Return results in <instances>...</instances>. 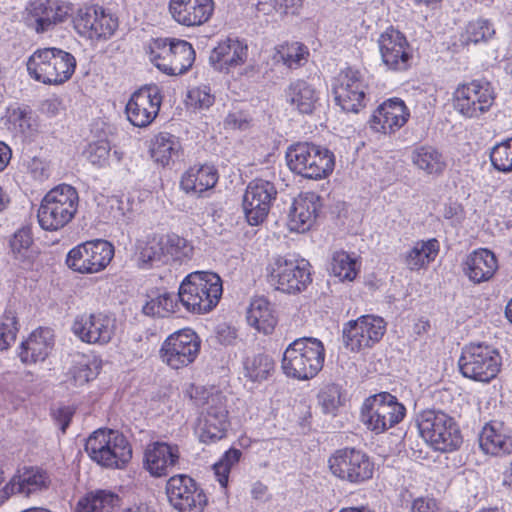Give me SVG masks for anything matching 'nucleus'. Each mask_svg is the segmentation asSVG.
<instances>
[{"label": "nucleus", "mask_w": 512, "mask_h": 512, "mask_svg": "<svg viewBox=\"0 0 512 512\" xmlns=\"http://www.w3.org/2000/svg\"><path fill=\"white\" fill-rule=\"evenodd\" d=\"M270 208L268 204L261 205L259 202L255 203L254 197L251 200L243 197L244 214L251 226L262 224L266 220Z\"/></svg>", "instance_id": "obj_57"}, {"label": "nucleus", "mask_w": 512, "mask_h": 512, "mask_svg": "<svg viewBox=\"0 0 512 512\" xmlns=\"http://www.w3.org/2000/svg\"><path fill=\"white\" fill-rule=\"evenodd\" d=\"M318 401L325 414H335L345 401L342 387L335 383L325 385L318 394Z\"/></svg>", "instance_id": "obj_51"}, {"label": "nucleus", "mask_w": 512, "mask_h": 512, "mask_svg": "<svg viewBox=\"0 0 512 512\" xmlns=\"http://www.w3.org/2000/svg\"><path fill=\"white\" fill-rule=\"evenodd\" d=\"M54 347V334L50 328L40 327L22 341L18 348V357L25 365L46 360Z\"/></svg>", "instance_id": "obj_31"}, {"label": "nucleus", "mask_w": 512, "mask_h": 512, "mask_svg": "<svg viewBox=\"0 0 512 512\" xmlns=\"http://www.w3.org/2000/svg\"><path fill=\"white\" fill-rule=\"evenodd\" d=\"M74 413L75 409L70 406L60 407L53 413V418L56 421V423L60 426V429L63 433H65L67 428L69 427L74 416Z\"/></svg>", "instance_id": "obj_63"}, {"label": "nucleus", "mask_w": 512, "mask_h": 512, "mask_svg": "<svg viewBox=\"0 0 512 512\" xmlns=\"http://www.w3.org/2000/svg\"><path fill=\"white\" fill-rule=\"evenodd\" d=\"M385 332L386 322L382 317L363 315L344 324L343 344L351 352H359L380 342Z\"/></svg>", "instance_id": "obj_17"}, {"label": "nucleus", "mask_w": 512, "mask_h": 512, "mask_svg": "<svg viewBox=\"0 0 512 512\" xmlns=\"http://www.w3.org/2000/svg\"><path fill=\"white\" fill-rule=\"evenodd\" d=\"M180 459L179 447L166 442H154L145 450L144 468L153 477L167 476Z\"/></svg>", "instance_id": "obj_29"}, {"label": "nucleus", "mask_w": 512, "mask_h": 512, "mask_svg": "<svg viewBox=\"0 0 512 512\" xmlns=\"http://www.w3.org/2000/svg\"><path fill=\"white\" fill-rule=\"evenodd\" d=\"M228 414L225 396L220 393L209 396L199 420L200 442L211 444L225 438L230 425Z\"/></svg>", "instance_id": "obj_18"}, {"label": "nucleus", "mask_w": 512, "mask_h": 512, "mask_svg": "<svg viewBox=\"0 0 512 512\" xmlns=\"http://www.w3.org/2000/svg\"><path fill=\"white\" fill-rule=\"evenodd\" d=\"M76 59L68 51L57 47L38 48L28 58L29 76L45 85H61L71 79Z\"/></svg>", "instance_id": "obj_3"}, {"label": "nucleus", "mask_w": 512, "mask_h": 512, "mask_svg": "<svg viewBox=\"0 0 512 512\" xmlns=\"http://www.w3.org/2000/svg\"><path fill=\"white\" fill-rule=\"evenodd\" d=\"M215 96L209 85L193 87L188 91L187 103L194 108L207 109L214 104Z\"/></svg>", "instance_id": "obj_58"}, {"label": "nucleus", "mask_w": 512, "mask_h": 512, "mask_svg": "<svg viewBox=\"0 0 512 512\" xmlns=\"http://www.w3.org/2000/svg\"><path fill=\"white\" fill-rule=\"evenodd\" d=\"M379 50L383 63L393 71H406L411 66L412 52L406 36L388 27L378 39Z\"/></svg>", "instance_id": "obj_20"}, {"label": "nucleus", "mask_w": 512, "mask_h": 512, "mask_svg": "<svg viewBox=\"0 0 512 512\" xmlns=\"http://www.w3.org/2000/svg\"><path fill=\"white\" fill-rule=\"evenodd\" d=\"M496 94L486 79L459 83L452 93L454 110L466 119H479L495 102Z\"/></svg>", "instance_id": "obj_12"}, {"label": "nucleus", "mask_w": 512, "mask_h": 512, "mask_svg": "<svg viewBox=\"0 0 512 512\" xmlns=\"http://www.w3.org/2000/svg\"><path fill=\"white\" fill-rule=\"evenodd\" d=\"M79 195L75 187L60 184L46 193L38 209V223L46 231H58L75 217Z\"/></svg>", "instance_id": "obj_6"}, {"label": "nucleus", "mask_w": 512, "mask_h": 512, "mask_svg": "<svg viewBox=\"0 0 512 512\" xmlns=\"http://www.w3.org/2000/svg\"><path fill=\"white\" fill-rule=\"evenodd\" d=\"M196 53L191 43L178 39L171 52L169 61H162L158 69L170 76H178L187 73L195 61Z\"/></svg>", "instance_id": "obj_37"}, {"label": "nucleus", "mask_w": 512, "mask_h": 512, "mask_svg": "<svg viewBox=\"0 0 512 512\" xmlns=\"http://www.w3.org/2000/svg\"><path fill=\"white\" fill-rule=\"evenodd\" d=\"M178 39L176 38H155L146 46L145 50L150 61L158 68L162 61H169L171 52Z\"/></svg>", "instance_id": "obj_53"}, {"label": "nucleus", "mask_w": 512, "mask_h": 512, "mask_svg": "<svg viewBox=\"0 0 512 512\" xmlns=\"http://www.w3.org/2000/svg\"><path fill=\"white\" fill-rule=\"evenodd\" d=\"M119 504L120 497L116 493L96 490L79 500L75 512H112Z\"/></svg>", "instance_id": "obj_44"}, {"label": "nucleus", "mask_w": 512, "mask_h": 512, "mask_svg": "<svg viewBox=\"0 0 512 512\" xmlns=\"http://www.w3.org/2000/svg\"><path fill=\"white\" fill-rule=\"evenodd\" d=\"M172 19L185 27H197L210 20L214 12L213 0H170L168 4Z\"/></svg>", "instance_id": "obj_27"}, {"label": "nucleus", "mask_w": 512, "mask_h": 512, "mask_svg": "<svg viewBox=\"0 0 512 512\" xmlns=\"http://www.w3.org/2000/svg\"><path fill=\"white\" fill-rule=\"evenodd\" d=\"M253 196L255 203L268 204L271 207L272 201L276 199L277 189L274 183L257 178L248 184L243 197L251 200Z\"/></svg>", "instance_id": "obj_48"}, {"label": "nucleus", "mask_w": 512, "mask_h": 512, "mask_svg": "<svg viewBox=\"0 0 512 512\" xmlns=\"http://www.w3.org/2000/svg\"><path fill=\"white\" fill-rule=\"evenodd\" d=\"M182 146L177 136L168 133H158L151 143V157L163 167L168 166L180 157Z\"/></svg>", "instance_id": "obj_39"}, {"label": "nucleus", "mask_w": 512, "mask_h": 512, "mask_svg": "<svg viewBox=\"0 0 512 512\" xmlns=\"http://www.w3.org/2000/svg\"><path fill=\"white\" fill-rule=\"evenodd\" d=\"M215 338L221 345L234 346L238 338L237 330L227 323H220L215 329Z\"/></svg>", "instance_id": "obj_61"}, {"label": "nucleus", "mask_w": 512, "mask_h": 512, "mask_svg": "<svg viewBox=\"0 0 512 512\" xmlns=\"http://www.w3.org/2000/svg\"><path fill=\"white\" fill-rule=\"evenodd\" d=\"M169 504L178 512H203L208 498L200 484L187 474L171 476L165 486Z\"/></svg>", "instance_id": "obj_16"}, {"label": "nucleus", "mask_w": 512, "mask_h": 512, "mask_svg": "<svg viewBox=\"0 0 512 512\" xmlns=\"http://www.w3.org/2000/svg\"><path fill=\"white\" fill-rule=\"evenodd\" d=\"M267 275L270 283L286 294H299L312 283L310 263L295 254L274 256L267 266Z\"/></svg>", "instance_id": "obj_9"}, {"label": "nucleus", "mask_w": 512, "mask_h": 512, "mask_svg": "<svg viewBox=\"0 0 512 512\" xmlns=\"http://www.w3.org/2000/svg\"><path fill=\"white\" fill-rule=\"evenodd\" d=\"M218 179V169L214 165H194L183 173L180 187L187 194L200 195L214 188Z\"/></svg>", "instance_id": "obj_34"}, {"label": "nucleus", "mask_w": 512, "mask_h": 512, "mask_svg": "<svg viewBox=\"0 0 512 512\" xmlns=\"http://www.w3.org/2000/svg\"><path fill=\"white\" fill-rule=\"evenodd\" d=\"M7 122L24 137H34L39 132L38 117L28 105L8 107Z\"/></svg>", "instance_id": "obj_43"}, {"label": "nucleus", "mask_w": 512, "mask_h": 512, "mask_svg": "<svg viewBox=\"0 0 512 512\" xmlns=\"http://www.w3.org/2000/svg\"><path fill=\"white\" fill-rule=\"evenodd\" d=\"M323 207L322 198L315 192H302L296 197L289 210L288 226L291 231L304 233L315 224Z\"/></svg>", "instance_id": "obj_26"}, {"label": "nucleus", "mask_w": 512, "mask_h": 512, "mask_svg": "<svg viewBox=\"0 0 512 512\" xmlns=\"http://www.w3.org/2000/svg\"><path fill=\"white\" fill-rule=\"evenodd\" d=\"M242 456V452L236 448L227 450L221 458L213 465L216 480L222 488L228 486L229 474L234 465H236Z\"/></svg>", "instance_id": "obj_52"}, {"label": "nucleus", "mask_w": 512, "mask_h": 512, "mask_svg": "<svg viewBox=\"0 0 512 512\" xmlns=\"http://www.w3.org/2000/svg\"><path fill=\"white\" fill-rule=\"evenodd\" d=\"M201 349V339L195 331L189 328L181 329L170 334L161 344L159 357L161 361L174 370H179L192 364Z\"/></svg>", "instance_id": "obj_15"}, {"label": "nucleus", "mask_w": 512, "mask_h": 512, "mask_svg": "<svg viewBox=\"0 0 512 512\" xmlns=\"http://www.w3.org/2000/svg\"><path fill=\"white\" fill-rule=\"evenodd\" d=\"M498 270L495 254L487 248H479L467 255L463 262V272L474 284L487 282Z\"/></svg>", "instance_id": "obj_32"}, {"label": "nucleus", "mask_w": 512, "mask_h": 512, "mask_svg": "<svg viewBox=\"0 0 512 512\" xmlns=\"http://www.w3.org/2000/svg\"><path fill=\"white\" fill-rule=\"evenodd\" d=\"M27 11L37 33L51 30L55 25L65 22L71 15L72 5L63 0H34Z\"/></svg>", "instance_id": "obj_24"}, {"label": "nucleus", "mask_w": 512, "mask_h": 512, "mask_svg": "<svg viewBox=\"0 0 512 512\" xmlns=\"http://www.w3.org/2000/svg\"><path fill=\"white\" fill-rule=\"evenodd\" d=\"M495 34L496 30L493 23L488 19L480 17L467 23L459 40L462 46L487 43Z\"/></svg>", "instance_id": "obj_46"}, {"label": "nucleus", "mask_w": 512, "mask_h": 512, "mask_svg": "<svg viewBox=\"0 0 512 512\" xmlns=\"http://www.w3.org/2000/svg\"><path fill=\"white\" fill-rule=\"evenodd\" d=\"M163 234L151 233L135 243V259L141 269L165 265Z\"/></svg>", "instance_id": "obj_35"}, {"label": "nucleus", "mask_w": 512, "mask_h": 512, "mask_svg": "<svg viewBox=\"0 0 512 512\" xmlns=\"http://www.w3.org/2000/svg\"><path fill=\"white\" fill-rule=\"evenodd\" d=\"M75 27L90 39H108L118 28V18L99 5L80 8Z\"/></svg>", "instance_id": "obj_21"}, {"label": "nucleus", "mask_w": 512, "mask_h": 512, "mask_svg": "<svg viewBox=\"0 0 512 512\" xmlns=\"http://www.w3.org/2000/svg\"><path fill=\"white\" fill-rule=\"evenodd\" d=\"M114 246L107 240L95 239L73 247L66 256L67 266L80 274L104 270L112 261Z\"/></svg>", "instance_id": "obj_14"}, {"label": "nucleus", "mask_w": 512, "mask_h": 512, "mask_svg": "<svg viewBox=\"0 0 512 512\" xmlns=\"http://www.w3.org/2000/svg\"><path fill=\"white\" fill-rule=\"evenodd\" d=\"M328 468L338 480L351 486H363L373 479L375 462L363 449L347 446L329 456Z\"/></svg>", "instance_id": "obj_8"}, {"label": "nucleus", "mask_w": 512, "mask_h": 512, "mask_svg": "<svg viewBox=\"0 0 512 512\" xmlns=\"http://www.w3.org/2000/svg\"><path fill=\"white\" fill-rule=\"evenodd\" d=\"M331 87L335 104L345 112L359 113L369 101V85L354 67L341 69L332 79Z\"/></svg>", "instance_id": "obj_13"}, {"label": "nucleus", "mask_w": 512, "mask_h": 512, "mask_svg": "<svg viewBox=\"0 0 512 512\" xmlns=\"http://www.w3.org/2000/svg\"><path fill=\"white\" fill-rule=\"evenodd\" d=\"M443 217L450 221V225L458 227L463 224L466 219V212L461 203L449 202L445 204Z\"/></svg>", "instance_id": "obj_60"}, {"label": "nucleus", "mask_w": 512, "mask_h": 512, "mask_svg": "<svg viewBox=\"0 0 512 512\" xmlns=\"http://www.w3.org/2000/svg\"><path fill=\"white\" fill-rule=\"evenodd\" d=\"M33 243L32 232L29 227L18 229L10 240V247L15 258L20 259L27 256V252Z\"/></svg>", "instance_id": "obj_59"}, {"label": "nucleus", "mask_w": 512, "mask_h": 512, "mask_svg": "<svg viewBox=\"0 0 512 512\" xmlns=\"http://www.w3.org/2000/svg\"><path fill=\"white\" fill-rule=\"evenodd\" d=\"M420 436L435 451L453 452L463 443L461 430L453 417L436 409H425L415 416Z\"/></svg>", "instance_id": "obj_4"}, {"label": "nucleus", "mask_w": 512, "mask_h": 512, "mask_svg": "<svg viewBox=\"0 0 512 512\" xmlns=\"http://www.w3.org/2000/svg\"><path fill=\"white\" fill-rule=\"evenodd\" d=\"M165 265L170 263H186L194 254V246L190 241L175 233L163 234Z\"/></svg>", "instance_id": "obj_45"}, {"label": "nucleus", "mask_w": 512, "mask_h": 512, "mask_svg": "<svg viewBox=\"0 0 512 512\" xmlns=\"http://www.w3.org/2000/svg\"><path fill=\"white\" fill-rule=\"evenodd\" d=\"M18 331L15 312L5 311L0 321V350H7L15 342Z\"/></svg>", "instance_id": "obj_55"}, {"label": "nucleus", "mask_w": 512, "mask_h": 512, "mask_svg": "<svg viewBox=\"0 0 512 512\" xmlns=\"http://www.w3.org/2000/svg\"><path fill=\"white\" fill-rule=\"evenodd\" d=\"M72 332L82 342L104 345L115 333V319L104 313L82 314L75 318Z\"/></svg>", "instance_id": "obj_22"}, {"label": "nucleus", "mask_w": 512, "mask_h": 512, "mask_svg": "<svg viewBox=\"0 0 512 512\" xmlns=\"http://www.w3.org/2000/svg\"><path fill=\"white\" fill-rule=\"evenodd\" d=\"M286 161L293 173L314 180L328 177L335 166L333 152L312 142L290 145L286 151Z\"/></svg>", "instance_id": "obj_7"}, {"label": "nucleus", "mask_w": 512, "mask_h": 512, "mask_svg": "<svg viewBox=\"0 0 512 512\" xmlns=\"http://www.w3.org/2000/svg\"><path fill=\"white\" fill-rule=\"evenodd\" d=\"M243 375L252 383H262L268 380L274 370L275 362L266 353L247 354L242 360Z\"/></svg>", "instance_id": "obj_40"}, {"label": "nucleus", "mask_w": 512, "mask_h": 512, "mask_svg": "<svg viewBox=\"0 0 512 512\" xmlns=\"http://www.w3.org/2000/svg\"><path fill=\"white\" fill-rule=\"evenodd\" d=\"M278 54L285 66L290 69H297L307 61L309 50L303 43L292 42L281 45Z\"/></svg>", "instance_id": "obj_49"}, {"label": "nucleus", "mask_w": 512, "mask_h": 512, "mask_svg": "<svg viewBox=\"0 0 512 512\" xmlns=\"http://www.w3.org/2000/svg\"><path fill=\"white\" fill-rule=\"evenodd\" d=\"M248 58V45L238 37L220 40L209 56L211 67L220 73L228 74L236 67L242 66Z\"/></svg>", "instance_id": "obj_25"}, {"label": "nucleus", "mask_w": 512, "mask_h": 512, "mask_svg": "<svg viewBox=\"0 0 512 512\" xmlns=\"http://www.w3.org/2000/svg\"><path fill=\"white\" fill-rule=\"evenodd\" d=\"M490 161L493 167L500 172L512 171V137L492 148Z\"/></svg>", "instance_id": "obj_54"}, {"label": "nucleus", "mask_w": 512, "mask_h": 512, "mask_svg": "<svg viewBox=\"0 0 512 512\" xmlns=\"http://www.w3.org/2000/svg\"><path fill=\"white\" fill-rule=\"evenodd\" d=\"M440 251V243L436 238L417 241L404 256V263L411 271H418L433 262Z\"/></svg>", "instance_id": "obj_42"}, {"label": "nucleus", "mask_w": 512, "mask_h": 512, "mask_svg": "<svg viewBox=\"0 0 512 512\" xmlns=\"http://www.w3.org/2000/svg\"><path fill=\"white\" fill-rule=\"evenodd\" d=\"M325 355L324 344L318 338H298L285 349L281 368L289 378L300 381L310 380L322 370Z\"/></svg>", "instance_id": "obj_1"}, {"label": "nucleus", "mask_w": 512, "mask_h": 512, "mask_svg": "<svg viewBox=\"0 0 512 512\" xmlns=\"http://www.w3.org/2000/svg\"><path fill=\"white\" fill-rule=\"evenodd\" d=\"M247 322L257 331L271 334L277 324V318L269 301L264 297L254 299L247 311Z\"/></svg>", "instance_id": "obj_41"}, {"label": "nucleus", "mask_w": 512, "mask_h": 512, "mask_svg": "<svg viewBox=\"0 0 512 512\" xmlns=\"http://www.w3.org/2000/svg\"><path fill=\"white\" fill-rule=\"evenodd\" d=\"M85 451L105 468L122 469L132 458V447L125 435L108 428L94 431L86 440Z\"/></svg>", "instance_id": "obj_5"}, {"label": "nucleus", "mask_w": 512, "mask_h": 512, "mask_svg": "<svg viewBox=\"0 0 512 512\" xmlns=\"http://www.w3.org/2000/svg\"><path fill=\"white\" fill-rule=\"evenodd\" d=\"M460 373L474 381L489 383L497 377L502 366L499 351L485 343H469L462 348L458 360Z\"/></svg>", "instance_id": "obj_11"}, {"label": "nucleus", "mask_w": 512, "mask_h": 512, "mask_svg": "<svg viewBox=\"0 0 512 512\" xmlns=\"http://www.w3.org/2000/svg\"><path fill=\"white\" fill-rule=\"evenodd\" d=\"M406 412V407L395 395L380 392L364 400L360 421L367 430L378 435L399 424L405 418Z\"/></svg>", "instance_id": "obj_10"}, {"label": "nucleus", "mask_w": 512, "mask_h": 512, "mask_svg": "<svg viewBox=\"0 0 512 512\" xmlns=\"http://www.w3.org/2000/svg\"><path fill=\"white\" fill-rule=\"evenodd\" d=\"M481 450L491 456L504 457L512 454V429L499 421L485 424L479 436Z\"/></svg>", "instance_id": "obj_30"}, {"label": "nucleus", "mask_w": 512, "mask_h": 512, "mask_svg": "<svg viewBox=\"0 0 512 512\" xmlns=\"http://www.w3.org/2000/svg\"><path fill=\"white\" fill-rule=\"evenodd\" d=\"M149 300L142 307L143 314L150 317L165 318L180 311L181 303L178 293H170L163 289L152 290Z\"/></svg>", "instance_id": "obj_38"}, {"label": "nucleus", "mask_w": 512, "mask_h": 512, "mask_svg": "<svg viewBox=\"0 0 512 512\" xmlns=\"http://www.w3.org/2000/svg\"><path fill=\"white\" fill-rule=\"evenodd\" d=\"M50 479L46 471L37 467H28L15 474L9 482L0 489V497L9 499L12 495L21 494L29 497L49 487Z\"/></svg>", "instance_id": "obj_28"}, {"label": "nucleus", "mask_w": 512, "mask_h": 512, "mask_svg": "<svg viewBox=\"0 0 512 512\" xmlns=\"http://www.w3.org/2000/svg\"><path fill=\"white\" fill-rule=\"evenodd\" d=\"M410 111L400 98L384 101L371 115L369 127L378 133L392 134L401 129L409 120Z\"/></svg>", "instance_id": "obj_23"}, {"label": "nucleus", "mask_w": 512, "mask_h": 512, "mask_svg": "<svg viewBox=\"0 0 512 512\" xmlns=\"http://www.w3.org/2000/svg\"><path fill=\"white\" fill-rule=\"evenodd\" d=\"M285 98L294 111L302 115H311L317 108L320 92L310 82L296 79L285 89Z\"/></svg>", "instance_id": "obj_33"}, {"label": "nucleus", "mask_w": 512, "mask_h": 512, "mask_svg": "<svg viewBox=\"0 0 512 512\" xmlns=\"http://www.w3.org/2000/svg\"><path fill=\"white\" fill-rule=\"evenodd\" d=\"M331 273L340 280L352 281L356 275V261L345 251H336L330 263Z\"/></svg>", "instance_id": "obj_50"}, {"label": "nucleus", "mask_w": 512, "mask_h": 512, "mask_svg": "<svg viewBox=\"0 0 512 512\" xmlns=\"http://www.w3.org/2000/svg\"><path fill=\"white\" fill-rule=\"evenodd\" d=\"M110 151V142L106 139H101L89 143L84 154L87 160L94 166L105 167L109 163Z\"/></svg>", "instance_id": "obj_56"}, {"label": "nucleus", "mask_w": 512, "mask_h": 512, "mask_svg": "<svg viewBox=\"0 0 512 512\" xmlns=\"http://www.w3.org/2000/svg\"><path fill=\"white\" fill-rule=\"evenodd\" d=\"M100 364L95 358L81 356L74 362L70 373L76 386H82L89 381L95 379L100 370Z\"/></svg>", "instance_id": "obj_47"}, {"label": "nucleus", "mask_w": 512, "mask_h": 512, "mask_svg": "<svg viewBox=\"0 0 512 512\" xmlns=\"http://www.w3.org/2000/svg\"><path fill=\"white\" fill-rule=\"evenodd\" d=\"M220 276L210 271L188 274L178 289V298L188 312L204 314L214 309L222 296Z\"/></svg>", "instance_id": "obj_2"}, {"label": "nucleus", "mask_w": 512, "mask_h": 512, "mask_svg": "<svg viewBox=\"0 0 512 512\" xmlns=\"http://www.w3.org/2000/svg\"><path fill=\"white\" fill-rule=\"evenodd\" d=\"M411 512H438V508L434 499L419 497L413 501Z\"/></svg>", "instance_id": "obj_64"}, {"label": "nucleus", "mask_w": 512, "mask_h": 512, "mask_svg": "<svg viewBox=\"0 0 512 512\" xmlns=\"http://www.w3.org/2000/svg\"><path fill=\"white\" fill-rule=\"evenodd\" d=\"M162 99L156 85L144 86L135 91L125 108L129 122L139 128L149 126L160 111Z\"/></svg>", "instance_id": "obj_19"}, {"label": "nucleus", "mask_w": 512, "mask_h": 512, "mask_svg": "<svg viewBox=\"0 0 512 512\" xmlns=\"http://www.w3.org/2000/svg\"><path fill=\"white\" fill-rule=\"evenodd\" d=\"M411 161L417 169L432 177L443 175L447 161L443 153L431 145H420L411 154Z\"/></svg>", "instance_id": "obj_36"}, {"label": "nucleus", "mask_w": 512, "mask_h": 512, "mask_svg": "<svg viewBox=\"0 0 512 512\" xmlns=\"http://www.w3.org/2000/svg\"><path fill=\"white\" fill-rule=\"evenodd\" d=\"M274 9L285 15H298L304 0H272Z\"/></svg>", "instance_id": "obj_62"}]
</instances>
